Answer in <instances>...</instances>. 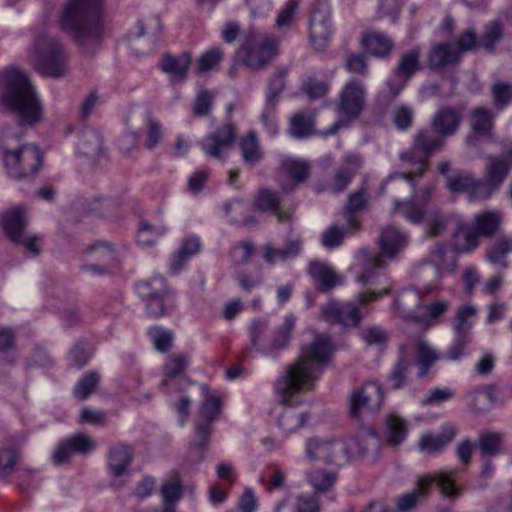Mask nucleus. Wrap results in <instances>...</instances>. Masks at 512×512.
<instances>
[{
	"instance_id": "11",
	"label": "nucleus",
	"mask_w": 512,
	"mask_h": 512,
	"mask_svg": "<svg viewBox=\"0 0 512 512\" xmlns=\"http://www.w3.org/2000/svg\"><path fill=\"white\" fill-rule=\"evenodd\" d=\"M457 474L458 469H452L421 477L416 489L411 493L403 494L398 498V511L405 512L413 508L417 504L418 500L424 496L426 488L433 483H437L444 496L457 497L460 494V490L455 486L453 481V478Z\"/></svg>"
},
{
	"instance_id": "2",
	"label": "nucleus",
	"mask_w": 512,
	"mask_h": 512,
	"mask_svg": "<svg viewBox=\"0 0 512 512\" xmlns=\"http://www.w3.org/2000/svg\"><path fill=\"white\" fill-rule=\"evenodd\" d=\"M0 105L25 124L33 125L42 117V105L35 88L23 70L7 68L0 73Z\"/></svg>"
},
{
	"instance_id": "46",
	"label": "nucleus",
	"mask_w": 512,
	"mask_h": 512,
	"mask_svg": "<svg viewBox=\"0 0 512 512\" xmlns=\"http://www.w3.org/2000/svg\"><path fill=\"white\" fill-rule=\"evenodd\" d=\"M412 365V360L401 353L387 378L392 389L398 390L405 387Z\"/></svg>"
},
{
	"instance_id": "34",
	"label": "nucleus",
	"mask_w": 512,
	"mask_h": 512,
	"mask_svg": "<svg viewBox=\"0 0 512 512\" xmlns=\"http://www.w3.org/2000/svg\"><path fill=\"white\" fill-rule=\"evenodd\" d=\"M503 222V213L499 210H486L477 213L472 222L473 228L485 238L492 237Z\"/></svg>"
},
{
	"instance_id": "18",
	"label": "nucleus",
	"mask_w": 512,
	"mask_h": 512,
	"mask_svg": "<svg viewBox=\"0 0 512 512\" xmlns=\"http://www.w3.org/2000/svg\"><path fill=\"white\" fill-rule=\"evenodd\" d=\"M236 136V126L233 123H226L207 134L199 144L207 156L224 159L226 153L232 148Z\"/></svg>"
},
{
	"instance_id": "54",
	"label": "nucleus",
	"mask_w": 512,
	"mask_h": 512,
	"mask_svg": "<svg viewBox=\"0 0 512 512\" xmlns=\"http://www.w3.org/2000/svg\"><path fill=\"white\" fill-rule=\"evenodd\" d=\"M201 393L204 397L200 406V415L204 422L212 423L220 412L221 401L215 392H210L208 387L201 385Z\"/></svg>"
},
{
	"instance_id": "16",
	"label": "nucleus",
	"mask_w": 512,
	"mask_h": 512,
	"mask_svg": "<svg viewBox=\"0 0 512 512\" xmlns=\"http://www.w3.org/2000/svg\"><path fill=\"white\" fill-rule=\"evenodd\" d=\"M332 32L331 9L328 0H315L309 19L310 40L314 48L324 49Z\"/></svg>"
},
{
	"instance_id": "4",
	"label": "nucleus",
	"mask_w": 512,
	"mask_h": 512,
	"mask_svg": "<svg viewBox=\"0 0 512 512\" xmlns=\"http://www.w3.org/2000/svg\"><path fill=\"white\" fill-rule=\"evenodd\" d=\"M28 58L34 69L45 77L57 79L67 74L69 55L65 46L46 33L34 39Z\"/></svg>"
},
{
	"instance_id": "38",
	"label": "nucleus",
	"mask_w": 512,
	"mask_h": 512,
	"mask_svg": "<svg viewBox=\"0 0 512 512\" xmlns=\"http://www.w3.org/2000/svg\"><path fill=\"white\" fill-rule=\"evenodd\" d=\"M419 69V53L416 50H412L404 54L395 69L394 77L401 80V84L397 89L394 90L392 83L389 85L393 90V94L397 95L402 90L408 78L411 77Z\"/></svg>"
},
{
	"instance_id": "25",
	"label": "nucleus",
	"mask_w": 512,
	"mask_h": 512,
	"mask_svg": "<svg viewBox=\"0 0 512 512\" xmlns=\"http://www.w3.org/2000/svg\"><path fill=\"white\" fill-rule=\"evenodd\" d=\"M369 200L370 193L365 186L348 195L342 215L349 229L358 228L360 222L357 218V214L367 207Z\"/></svg>"
},
{
	"instance_id": "9",
	"label": "nucleus",
	"mask_w": 512,
	"mask_h": 512,
	"mask_svg": "<svg viewBox=\"0 0 512 512\" xmlns=\"http://www.w3.org/2000/svg\"><path fill=\"white\" fill-rule=\"evenodd\" d=\"M366 89L362 81L349 80L340 91L336 102V112L339 120L335 122L324 135L335 134L340 127L347 126L362 112L365 103Z\"/></svg>"
},
{
	"instance_id": "45",
	"label": "nucleus",
	"mask_w": 512,
	"mask_h": 512,
	"mask_svg": "<svg viewBox=\"0 0 512 512\" xmlns=\"http://www.w3.org/2000/svg\"><path fill=\"white\" fill-rule=\"evenodd\" d=\"M269 325L266 320L256 319L249 326L250 346L243 349L242 355L248 357L252 350L262 352L266 342Z\"/></svg>"
},
{
	"instance_id": "48",
	"label": "nucleus",
	"mask_w": 512,
	"mask_h": 512,
	"mask_svg": "<svg viewBox=\"0 0 512 512\" xmlns=\"http://www.w3.org/2000/svg\"><path fill=\"white\" fill-rule=\"evenodd\" d=\"M78 151L84 156L95 158L102 151V137L94 129H85L81 132Z\"/></svg>"
},
{
	"instance_id": "10",
	"label": "nucleus",
	"mask_w": 512,
	"mask_h": 512,
	"mask_svg": "<svg viewBox=\"0 0 512 512\" xmlns=\"http://www.w3.org/2000/svg\"><path fill=\"white\" fill-rule=\"evenodd\" d=\"M305 456L311 462L342 467L348 464L352 454L348 444L335 438L312 437L305 443Z\"/></svg>"
},
{
	"instance_id": "30",
	"label": "nucleus",
	"mask_w": 512,
	"mask_h": 512,
	"mask_svg": "<svg viewBox=\"0 0 512 512\" xmlns=\"http://www.w3.org/2000/svg\"><path fill=\"white\" fill-rule=\"evenodd\" d=\"M309 275L313 278L317 288L322 292H327L341 284L340 277L328 265L312 261L308 267Z\"/></svg>"
},
{
	"instance_id": "7",
	"label": "nucleus",
	"mask_w": 512,
	"mask_h": 512,
	"mask_svg": "<svg viewBox=\"0 0 512 512\" xmlns=\"http://www.w3.org/2000/svg\"><path fill=\"white\" fill-rule=\"evenodd\" d=\"M389 292L388 288L379 292H362L357 295L356 302L330 301L321 309L323 317L326 321L340 324L343 327H357L361 322V308Z\"/></svg>"
},
{
	"instance_id": "51",
	"label": "nucleus",
	"mask_w": 512,
	"mask_h": 512,
	"mask_svg": "<svg viewBox=\"0 0 512 512\" xmlns=\"http://www.w3.org/2000/svg\"><path fill=\"white\" fill-rule=\"evenodd\" d=\"M479 183L481 181L474 180L469 174H457L447 179L449 190L452 192L470 191L471 200L482 199L481 193L476 188Z\"/></svg>"
},
{
	"instance_id": "60",
	"label": "nucleus",
	"mask_w": 512,
	"mask_h": 512,
	"mask_svg": "<svg viewBox=\"0 0 512 512\" xmlns=\"http://www.w3.org/2000/svg\"><path fill=\"white\" fill-rule=\"evenodd\" d=\"M390 117L399 131H407L413 125L414 110L407 105H397L391 110Z\"/></svg>"
},
{
	"instance_id": "63",
	"label": "nucleus",
	"mask_w": 512,
	"mask_h": 512,
	"mask_svg": "<svg viewBox=\"0 0 512 512\" xmlns=\"http://www.w3.org/2000/svg\"><path fill=\"white\" fill-rule=\"evenodd\" d=\"M298 0H287L285 5L280 9L276 17L275 26L279 30L289 29L292 25L293 19L298 11Z\"/></svg>"
},
{
	"instance_id": "28",
	"label": "nucleus",
	"mask_w": 512,
	"mask_h": 512,
	"mask_svg": "<svg viewBox=\"0 0 512 512\" xmlns=\"http://www.w3.org/2000/svg\"><path fill=\"white\" fill-rule=\"evenodd\" d=\"M238 148L242 161L248 167H254L264 158V151L259 143L257 133L253 130L239 138Z\"/></svg>"
},
{
	"instance_id": "59",
	"label": "nucleus",
	"mask_w": 512,
	"mask_h": 512,
	"mask_svg": "<svg viewBox=\"0 0 512 512\" xmlns=\"http://www.w3.org/2000/svg\"><path fill=\"white\" fill-rule=\"evenodd\" d=\"M407 436L406 422L397 415L390 414L387 418V437L389 443L398 445Z\"/></svg>"
},
{
	"instance_id": "5",
	"label": "nucleus",
	"mask_w": 512,
	"mask_h": 512,
	"mask_svg": "<svg viewBox=\"0 0 512 512\" xmlns=\"http://www.w3.org/2000/svg\"><path fill=\"white\" fill-rule=\"evenodd\" d=\"M443 146L444 140L434 131H417L413 136L411 147L400 155L402 162L415 165L416 169L411 170L408 173L392 174L388 177L387 182L397 178H402L406 180L414 190V178L420 177L425 172L428 159L435 151L442 149Z\"/></svg>"
},
{
	"instance_id": "31",
	"label": "nucleus",
	"mask_w": 512,
	"mask_h": 512,
	"mask_svg": "<svg viewBox=\"0 0 512 512\" xmlns=\"http://www.w3.org/2000/svg\"><path fill=\"white\" fill-rule=\"evenodd\" d=\"M302 242L299 239H290L282 248H275L270 243L262 247V257L270 264L274 265L279 261H287L300 254Z\"/></svg>"
},
{
	"instance_id": "44",
	"label": "nucleus",
	"mask_w": 512,
	"mask_h": 512,
	"mask_svg": "<svg viewBox=\"0 0 512 512\" xmlns=\"http://www.w3.org/2000/svg\"><path fill=\"white\" fill-rule=\"evenodd\" d=\"M415 352L418 365L417 376L423 378L440 356L432 346L422 339L415 342Z\"/></svg>"
},
{
	"instance_id": "32",
	"label": "nucleus",
	"mask_w": 512,
	"mask_h": 512,
	"mask_svg": "<svg viewBox=\"0 0 512 512\" xmlns=\"http://www.w3.org/2000/svg\"><path fill=\"white\" fill-rule=\"evenodd\" d=\"M133 452L123 443L112 446L108 454V467L115 477L123 476L132 463Z\"/></svg>"
},
{
	"instance_id": "53",
	"label": "nucleus",
	"mask_w": 512,
	"mask_h": 512,
	"mask_svg": "<svg viewBox=\"0 0 512 512\" xmlns=\"http://www.w3.org/2000/svg\"><path fill=\"white\" fill-rule=\"evenodd\" d=\"M287 75L288 69L279 67L269 77L266 91V103H269V105L277 104L278 97L286 86Z\"/></svg>"
},
{
	"instance_id": "64",
	"label": "nucleus",
	"mask_w": 512,
	"mask_h": 512,
	"mask_svg": "<svg viewBox=\"0 0 512 512\" xmlns=\"http://www.w3.org/2000/svg\"><path fill=\"white\" fill-rule=\"evenodd\" d=\"M471 342V336L454 334L453 340L447 348L444 358L449 361H459Z\"/></svg>"
},
{
	"instance_id": "15",
	"label": "nucleus",
	"mask_w": 512,
	"mask_h": 512,
	"mask_svg": "<svg viewBox=\"0 0 512 512\" xmlns=\"http://www.w3.org/2000/svg\"><path fill=\"white\" fill-rule=\"evenodd\" d=\"M476 44L475 33L467 30L456 41L439 44L430 51L429 66L433 69L455 64L463 52L471 50Z\"/></svg>"
},
{
	"instance_id": "20",
	"label": "nucleus",
	"mask_w": 512,
	"mask_h": 512,
	"mask_svg": "<svg viewBox=\"0 0 512 512\" xmlns=\"http://www.w3.org/2000/svg\"><path fill=\"white\" fill-rule=\"evenodd\" d=\"M188 365V356L184 354L170 355L164 366V378L160 386L168 392H182L191 384V381L183 375Z\"/></svg>"
},
{
	"instance_id": "58",
	"label": "nucleus",
	"mask_w": 512,
	"mask_h": 512,
	"mask_svg": "<svg viewBox=\"0 0 512 512\" xmlns=\"http://www.w3.org/2000/svg\"><path fill=\"white\" fill-rule=\"evenodd\" d=\"M166 229L163 226H154L142 222L138 228L136 241L140 246L151 247L164 235Z\"/></svg>"
},
{
	"instance_id": "57",
	"label": "nucleus",
	"mask_w": 512,
	"mask_h": 512,
	"mask_svg": "<svg viewBox=\"0 0 512 512\" xmlns=\"http://www.w3.org/2000/svg\"><path fill=\"white\" fill-rule=\"evenodd\" d=\"M136 291L140 298L157 297L164 293L171 292L166 286L163 277L155 276L150 280L140 281L136 284Z\"/></svg>"
},
{
	"instance_id": "24",
	"label": "nucleus",
	"mask_w": 512,
	"mask_h": 512,
	"mask_svg": "<svg viewBox=\"0 0 512 512\" xmlns=\"http://www.w3.org/2000/svg\"><path fill=\"white\" fill-rule=\"evenodd\" d=\"M457 434V429L452 424H446L442 427L439 434H424L418 442L419 450L427 455H436L442 452Z\"/></svg>"
},
{
	"instance_id": "52",
	"label": "nucleus",
	"mask_w": 512,
	"mask_h": 512,
	"mask_svg": "<svg viewBox=\"0 0 512 512\" xmlns=\"http://www.w3.org/2000/svg\"><path fill=\"white\" fill-rule=\"evenodd\" d=\"M146 306V313L151 317H161L170 312L173 307L174 297L171 292L157 297L141 298Z\"/></svg>"
},
{
	"instance_id": "35",
	"label": "nucleus",
	"mask_w": 512,
	"mask_h": 512,
	"mask_svg": "<svg viewBox=\"0 0 512 512\" xmlns=\"http://www.w3.org/2000/svg\"><path fill=\"white\" fill-rule=\"evenodd\" d=\"M315 132V118L311 112L299 111L291 117L287 133L292 138L305 139Z\"/></svg>"
},
{
	"instance_id": "3",
	"label": "nucleus",
	"mask_w": 512,
	"mask_h": 512,
	"mask_svg": "<svg viewBox=\"0 0 512 512\" xmlns=\"http://www.w3.org/2000/svg\"><path fill=\"white\" fill-rule=\"evenodd\" d=\"M101 0H69L62 9L59 25L78 45L88 49L102 35Z\"/></svg>"
},
{
	"instance_id": "37",
	"label": "nucleus",
	"mask_w": 512,
	"mask_h": 512,
	"mask_svg": "<svg viewBox=\"0 0 512 512\" xmlns=\"http://www.w3.org/2000/svg\"><path fill=\"white\" fill-rule=\"evenodd\" d=\"M359 260L362 263V273L357 277L361 284H368L376 276L377 271L384 267L382 256L369 249H360L358 252Z\"/></svg>"
},
{
	"instance_id": "19",
	"label": "nucleus",
	"mask_w": 512,
	"mask_h": 512,
	"mask_svg": "<svg viewBox=\"0 0 512 512\" xmlns=\"http://www.w3.org/2000/svg\"><path fill=\"white\" fill-rule=\"evenodd\" d=\"M95 448L96 443L91 437L83 433L74 434L57 444L51 460L54 465H62L68 463L74 454L87 455Z\"/></svg>"
},
{
	"instance_id": "26",
	"label": "nucleus",
	"mask_w": 512,
	"mask_h": 512,
	"mask_svg": "<svg viewBox=\"0 0 512 512\" xmlns=\"http://www.w3.org/2000/svg\"><path fill=\"white\" fill-rule=\"evenodd\" d=\"M191 65V54L183 52L179 55L165 54L162 56L159 67L168 74L172 81H184Z\"/></svg>"
},
{
	"instance_id": "29",
	"label": "nucleus",
	"mask_w": 512,
	"mask_h": 512,
	"mask_svg": "<svg viewBox=\"0 0 512 512\" xmlns=\"http://www.w3.org/2000/svg\"><path fill=\"white\" fill-rule=\"evenodd\" d=\"M294 326L295 317L292 315L286 316L284 322L274 332L271 340H269L265 344L261 354L272 358H276L279 352L288 345V342L290 340V333L293 330Z\"/></svg>"
},
{
	"instance_id": "47",
	"label": "nucleus",
	"mask_w": 512,
	"mask_h": 512,
	"mask_svg": "<svg viewBox=\"0 0 512 512\" xmlns=\"http://www.w3.org/2000/svg\"><path fill=\"white\" fill-rule=\"evenodd\" d=\"M308 421V415L304 412L297 411L292 407H286L278 416V426L285 433H293L304 427Z\"/></svg>"
},
{
	"instance_id": "17",
	"label": "nucleus",
	"mask_w": 512,
	"mask_h": 512,
	"mask_svg": "<svg viewBox=\"0 0 512 512\" xmlns=\"http://www.w3.org/2000/svg\"><path fill=\"white\" fill-rule=\"evenodd\" d=\"M27 219L24 210L16 207L8 211L2 219L3 229L8 238L17 245H22L25 250L36 256L40 252L36 236L25 234Z\"/></svg>"
},
{
	"instance_id": "13",
	"label": "nucleus",
	"mask_w": 512,
	"mask_h": 512,
	"mask_svg": "<svg viewBox=\"0 0 512 512\" xmlns=\"http://www.w3.org/2000/svg\"><path fill=\"white\" fill-rule=\"evenodd\" d=\"M384 392L377 382H366L354 390L349 399V414L356 420L374 416L381 408Z\"/></svg>"
},
{
	"instance_id": "49",
	"label": "nucleus",
	"mask_w": 512,
	"mask_h": 512,
	"mask_svg": "<svg viewBox=\"0 0 512 512\" xmlns=\"http://www.w3.org/2000/svg\"><path fill=\"white\" fill-rule=\"evenodd\" d=\"M476 314L477 309L471 304L459 306L455 314L453 334L470 336Z\"/></svg>"
},
{
	"instance_id": "43",
	"label": "nucleus",
	"mask_w": 512,
	"mask_h": 512,
	"mask_svg": "<svg viewBox=\"0 0 512 512\" xmlns=\"http://www.w3.org/2000/svg\"><path fill=\"white\" fill-rule=\"evenodd\" d=\"M362 43L367 52L381 58L389 56L393 47L392 40L380 32L365 34Z\"/></svg>"
},
{
	"instance_id": "6",
	"label": "nucleus",
	"mask_w": 512,
	"mask_h": 512,
	"mask_svg": "<svg viewBox=\"0 0 512 512\" xmlns=\"http://www.w3.org/2000/svg\"><path fill=\"white\" fill-rule=\"evenodd\" d=\"M9 134L6 131L1 133L2 159L10 178L16 180L33 177L42 165V153L33 144H24L16 149H8L6 140Z\"/></svg>"
},
{
	"instance_id": "36",
	"label": "nucleus",
	"mask_w": 512,
	"mask_h": 512,
	"mask_svg": "<svg viewBox=\"0 0 512 512\" xmlns=\"http://www.w3.org/2000/svg\"><path fill=\"white\" fill-rule=\"evenodd\" d=\"M509 253H512V237L500 236L487 246L485 259L492 265L507 268Z\"/></svg>"
},
{
	"instance_id": "27",
	"label": "nucleus",
	"mask_w": 512,
	"mask_h": 512,
	"mask_svg": "<svg viewBox=\"0 0 512 512\" xmlns=\"http://www.w3.org/2000/svg\"><path fill=\"white\" fill-rule=\"evenodd\" d=\"M408 243V236L395 226H387L381 230L379 245L382 253L389 258L403 250Z\"/></svg>"
},
{
	"instance_id": "12",
	"label": "nucleus",
	"mask_w": 512,
	"mask_h": 512,
	"mask_svg": "<svg viewBox=\"0 0 512 512\" xmlns=\"http://www.w3.org/2000/svg\"><path fill=\"white\" fill-rule=\"evenodd\" d=\"M512 169V143L499 155H489L485 167V178L476 188L482 199H488L506 180Z\"/></svg>"
},
{
	"instance_id": "33",
	"label": "nucleus",
	"mask_w": 512,
	"mask_h": 512,
	"mask_svg": "<svg viewBox=\"0 0 512 512\" xmlns=\"http://www.w3.org/2000/svg\"><path fill=\"white\" fill-rule=\"evenodd\" d=\"M200 249L201 242L198 236H186L183 239V242L178 251L175 252L171 258L170 272L172 274H177L179 271H181L185 264L188 262V260L195 254H197L200 251Z\"/></svg>"
},
{
	"instance_id": "50",
	"label": "nucleus",
	"mask_w": 512,
	"mask_h": 512,
	"mask_svg": "<svg viewBox=\"0 0 512 512\" xmlns=\"http://www.w3.org/2000/svg\"><path fill=\"white\" fill-rule=\"evenodd\" d=\"M306 479L316 492H327L334 486L337 474L323 468H314L306 472Z\"/></svg>"
},
{
	"instance_id": "61",
	"label": "nucleus",
	"mask_w": 512,
	"mask_h": 512,
	"mask_svg": "<svg viewBox=\"0 0 512 512\" xmlns=\"http://www.w3.org/2000/svg\"><path fill=\"white\" fill-rule=\"evenodd\" d=\"M285 479V472L276 465L268 467L260 476V482L265 485L269 492L283 487Z\"/></svg>"
},
{
	"instance_id": "23",
	"label": "nucleus",
	"mask_w": 512,
	"mask_h": 512,
	"mask_svg": "<svg viewBox=\"0 0 512 512\" xmlns=\"http://www.w3.org/2000/svg\"><path fill=\"white\" fill-rule=\"evenodd\" d=\"M355 454L362 460L373 463L377 460L381 442L378 435L370 428L362 429L354 438Z\"/></svg>"
},
{
	"instance_id": "55",
	"label": "nucleus",
	"mask_w": 512,
	"mask_h": 512,
	"mask_svg": "<svg viewBox=\"0 0 512 512\" xmlns=\"http://www.w3.org/2000/svg\"><path fill=\"white\" fill-rule=\"evenodd\" d=\"M393 306L404 319L419 320L418 314L414 311V307L419 308V299L415 292L399 295L395 299Z\"/></svg>"
},
{
	"instance_id": "62",
	"label": "nucleus",
	"mask_w": 512,
	"mask_h": 512,
	"mask_svg": "<svg viewBox=\"0 0 512 512\" xmlns=\"http://www.w3.org/2000/svg\"><path fill=\"white\" fill-rule=\"evenodd\" d=\"M99 383V375L97 373H88L78 381L74 388V396L77 399H87L96 389Z\"/></svg>"
},
{
	"instance_id": "22",
	"label": "nucleus",
	"mask_w": 512,
	"mask_h": 512,
	"mask_svg": "<svg viewBox=\"0 0 512 512\" xmlns=\"http://www.w3.org/2000/svg\"><path fill=\"white\" fill-rule=\"evenodd\" d=\"M462 122L460 111L453 107H442L434 114L431 119V128L442 139L454 135Z\"/></svg>"
},
{
	"instance_id": "42",
	"label": "nucleus",
	"mask_w": 512,
	"mask_h": 512,
	"mask_svg": "<svg viewBox=\"0 0 512 512\" xmlns=\"http://www.w3.org/2000/svg\"><path fill=\"white\" fill-rule=\"evenodd\" d=\"M253 205L260 211H274L279 221H285L290 218L289 212L284 211L280 206V199L277 193L268 189H261L254 199Z\"/></svg>"
},
{
	"instance_id": "14",
	"label": "nucleus",
	"mask_w": 512,
	"mask_h": 512,
	"mask_svg": "<svg viewBox=\"0 0 512 512\" xmlns=\"http://www.w3.org/2000/svg\"><path fill=\"white\" fill-rule=\"evenodd\" d=\"M395 210H399L403 217L413 223L426 222V232L430 237L441 235L447 228V218L437 209H425L423 205L414 201H394Z\"/></svg>"
},
{
	"instance_id": "1",
	"label": "nucleus",
	"mask_w": 512,
	"mask_h": 512,
	"mask_svg": "<svg viewBox=\"0 0 512 512\" xmlns=\"http://www.w3.org/2000/svg\"><path fill=\"white\" fill-rule=\"evenodd\" d=\"M333 350L332 340L326 334L316 335L310 344L303 346L297 360L289 364L275 381L274 391L279 401L290 405L295 395L312 390Z\"/></svg>"
},
{
	"instance_id": "40",
	"label": "nucleus",
	"mask_w": 512,
	"mask_h": 512,
	"mask_svg": "<svg viewBox=\"0 0 512 512\" xmlns=\"http://www.w3.org/2000/svg\"><path fill=\"white\" fill-rule=\"evenodd\" d=\"M211 424L202 421L195 426L194 437L190 444V457L195 463H200L204 460L205 448L209 443L211 435Z\"/></svg>"
},
{
	"instance_id": "39",
	"label": "nucleus",
	"mask_w": 512,
	"mask_h": 512,
	"mask_svg": "<svg viewBox=\"0 0 512 512\" xmlns=\"http://www.w3.org/2000/svg\"><path fill=\"white\" fill-rule=\"evenodd\" d=\"M504 440L505 436L502 433L483 431L478 437L476 448L484 458L496 457L503 453Z\"/></svg>"
},
{
	"instance_id": "41",
	"label": "nucleus",
	"mask_w": 512,
	"mask_h": 512,
	"mask_svg": "<svg viewBox=\"0 0 512 512\" xmlns=\"http://www.w3.org/2000/svg\"><path fill=\"white\" fill-rule=\"evenodd\" d=\"M430 260L434 265L433 272L438 276L439 270L453 271L456 267L455 251L448 245L438 243L430 252Z\"/></svg>"
},
{
	"instance_id": "21",
	"label": "nucleus",
	"mask_w": 512,
	"mask_h": 512,
	"mask_svg": "<svg viewBox=\"0 0 512 512\" xmlns=\"http://www.w3.org/2000/svg\"><path fill=\"white\" fill-rule=\"evenodd\" d=\"M361 164L362 157L359 154H345L342 159L341 166L336 170L335 175L329 184V190L333 194L342 193L351 183Z\"/></svg>"
},
{
	"instance_id": "56",
	"label": "nucleus",
	"mask_w": 512,
	"mask_h": 512,
	"mask_svg": "<svg viewBox=\"0 0 512 512\" xmlns=\"http://www.w3.org/2000/svg\"><path fill=\"white\" fill-rule=\"evenodd\" d=\"M494 123V115L486 108L478 107L471 113L472 130L480 135H489Z\"/></svg>"
},
{
	"instance_id": "8",
	"label": "nucleus",
	"mask_w": 512,
	"mask_h": 512,
	"mask_svg": "<svg viewBox=\"0 0 512 512\" xmlns=\"http://www.w3.org/2000/svg\"><path fill=\"white\" fill-rule=\"evenodd\" d=\"M278 41L266 34L250 32L238 51L242 64L252 71H261L277 55Z\"/></svg>"
}]
</instances>
